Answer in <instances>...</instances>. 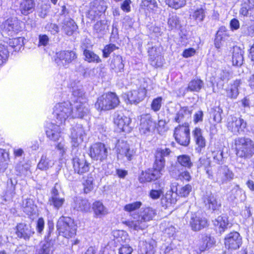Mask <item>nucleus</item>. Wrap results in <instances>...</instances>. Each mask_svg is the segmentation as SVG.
Returning a JSON list of instances; mask_svg holds the SVG:
<instances>
[{
  "label": "nucleus",
  "mask_w": 254,
  "mask_h": 254,
  "mask_svg": "<svg viewBox=\"0 0 254 254\" xmlns=\"http://www.w3.org/2000/svg\"><path fill=\"white\" fill-rule=\"evenodd\" d=\"M107 8V2L105 0H94L90 3L86 17L91 21L96 20L100 18Z\"/></svg>",
  "instance_id": "obj_6"
},
{
  "label": "nucleus",
  "mask_w": 254,
  "mask_h": 254,
  "mask_svg": "<svg viewBox=\"0 0 254 254\" xmlns=\"http://www.w3.org/2000/svg\"><path fill=\"white\" fill-rule=\"evenodd\" d=\"M8 54L7 48L3 45L0 44V65L6 61Z\"/></svg>",
  "instance_id": "obj_62"
},
{
  "label": "nucleus",
  "mask_w": 254,
  "mask_h": 254,
  "mask_svg": "<svg viewBox=\"0 0 254 254\" xmlns=\"http://www.w3.org/2000/svg\"><path fill=\"white\" fill-rule=\"evenodd\" d=\"M155 160L153 164V170L158 173H160V176L162 175V172L164 170L166 160L165 159H162L158 157L155 156Z\"/></svg>",
  "instance_id": "obj_51"
},
{
  "label": "nucleus",
  "mask_w": 254,
  "mask_h": 254,
  "mask_svg": "<svg viewBox=\"0 0 254 254\" xmlns=\"http://www.w3.org/2000/svg\"><path fill=\"white\" fill-rule=\"evenodd\" d=\"M61 128L59 125L49 123L46 126V133L47 137L50 140L56 141L61 136Z\"/></svg>",
  "instance_id": "obj_26"
},
{
  "label": "nucleus",
  "mask_w": 254,
  "mask_h": 254,
  "mask_svg": "<svg viewBox=\"0 0 254 254\" xmlns=\"http://www.w3.org/2000/svg\"><path fill=\"white\" fill-rule=\"evenodd\" d=\"M8 44L9 46L13 48L15 51H19L23 46V38L18 37L9 39Z\"/></svg>",
  "instance_id": "obj_56"
},
{
  "label": "nucleus",
  "mask_w": 254,
  "mask_h": 254,
  "mask_svg": "<svg viewBox=\"0 0 254 254\" xmlns=\"http://www.w3.org/2000/svg\"><path fill=\"white\" fill-rule=\"evenodd\" d=\"M9 162V153L0 148V173H3L7 168Z\"/></svg>",
  "instance_id": "obj_39"
},
{
  "label": "nucleus",
  "mask_w": 254,
  "mask_h": 254,
  "mask_svg": "<svg viewBox=\"0 0 254 254\" xmlns=\"http://www.w3.org/2000/svg\"><path fill=\"white\" fill-rule=\"evenodd\" d=\"M62 29L65 34L70 36L76 31L77 26L72 19L69 18H66L62 23Z\"/></svg>",
  "instance_id": "obj_34"
},
{
  "label": "nucleus",
  "mask_w": 254,
  "mask_h": 254,
  "mask_svg": "<svg viewBox=\"0 0 254 254\" xmlns=\"http://www.w3.org/2000/svg\"><path fill=\"white\" fill-rule=\"evenodd\" d=\"M254 7V0H244L240 10V14L244 16H248Z\"/></svg>",
  "instance_id": "obj_43"
},
{
  "label": "nucleus",
  "mask_w": 254,
  "mask_h": 254,
  "mask_svg": "<svg viewBox=\"0 0 254 254\" xmlns=\"http://www.w3.org/2000/svg\"><path fill=\"white\" fill-rule=\"evenodd\" d=\"M147 89L140 87L137 90H133L127 94V98L130 103L138 104L142 101L146 96Z\"/></svg>",
  "instance_id": "obj_25"
},
{
  "label": "nucleus",
  "mask_w": 254,
  "mask_h": 254,
  "mask_svg": "<svg viewBox=\"0 0 254 254\" xmlns=\"http://www.w3.org/2000/svg\"><path fill=\"white\" fill-rule=\"evenodd\" d=\"M177 194L174 190V188L172 187L171 190L168 191L165 195L161 199V203L163 206L167 208L172 204L176 203Z\"/></svg>",
  "instance_id": "obj_33"
},
{
  "label": "nucleus",
  "mask_w": 254,
  "mask_h": 254,
  "mask_svg": "<svg viewBox=\"0 0 254 254\" xmlns=\"http://www.w3.org/2000/svg\"><path fill=\"white\" fill-rule=\"evenodd\" d=\"M141 205L142 203L140 201H135L126 204L124 207V210L128 212L132 217V215L136 214L133 212L138 209Z\"/></svg>",
  "instance_id": "obj_52"
},
{
  "label": "nucleus",
  "mask_w": 254,
  "mask_h": 254,
  "mask_svg": "<svg viewBox=\"0 0 254 254\" xmlns=\"http://www.w3.org/2000/svg\"><path fill=\"white\" fill-rule=\"evenodd\" d=\"M161 177L160 173L155 171L153 169H148L142 172L139 177V181L141 183L149 182L157 180Z\"/></svg>",
  "instance_id": "obj_31"
},
{
  "label": "nucleus",
  "mask_w": 254,
  "mask_h": 254,
  "mask_svg": "<svg viewBox=\"0 0 254 254\" xmlns=\"http://www.w3.org/2000/svg\"><path fill=\"white\" fill-rule=\"evenodd\" d=\"M20 22L16 18L7 19L2 25L3 36H12L20 30Z\"/></svg>",
  "instance_id": "obj_11"
},
{
  "label": "nucleus",
  "mask_w": 254,
  "mask_h": 254,
  "mask_svg": "<svg viewBox=\"0 0 254 254\" xmlns=\"http://www.w3.org/2000/svg\"><path fill=\"white\" fill-rule=\"evenodd\" d=\"M117 49H118V47L113 44L106 45L103 50V57L105 58L109 57L110 54Z\"/></svg>",
  "instance_id": "obj_64"
},
{
  "label": "nucleus",
  "mask_w": 254,
  "mask_h": 254,
  "mask_svg": "<svg viewBox=\"0 0 254 254\" xmlns=\"http://www.w3.org/2000/svg\"><path fill=\"white\" fill-rule=\"evenodd\" d=\"M56 227L59 234L65 238H71L76 234L77 226L70 217H61L57 222Z\"/></svg>",
  "instance_id": "obj_4"
},
{
  "label": "nucleus",
  "mask_w": 254,
  "mask_h": 254,
  "mask_svg": "<svg viewBox=\"0 0 254 254\" xmlns=\"http://www.w3.org/2000/svg\"><path fill=\"white\" fill-rule=\"evenodd\" d=\"M148 54L149 56V60L150 64L155 67L160 66L161 63V56L159 48L156 46L152 47L148 50Z\"/></svg>",
  "instance_id": "obj_28"
},
{
  "label": "nucleus",
  "mask_w": 254,
  "mask_h": 254,
  "mask_svg": "<svg viewBox=\"0 0 254 254\" xmlns=\"http://www.w3.org/2000/svg\"><path fill=\"white\" fill-rule=\"evenodd\" d=\"M177 162L181 166L187 169H191L193 166L190 156L187 154L180 155L177 156Z\"/></svg>",
  "instance_id": "obj_41"
},
{
  "label": "nucleus",
  "mask_w": 254,
  "mask_h": 254,
  "mask_svg": "<svg viewBox=\"0 0 254 254\" xmlns=\"http://www.w3.org/2000/svg\"><path fill=\"white\" fill-rule=\"evenodd\" d=\"M190 114L191 112L188 110L187 107H182L176 114L174 121L179 123L183 122L185 119L190 117Z\"/></svg>",
  "instance_id": "obj_45"
},
{
  "label": "nucleus",
  "mask_w": 254,
  "mask_h": 254,
  "mask_svg": "<svg viewBox=\"0 0 254 254\" xmlns=\"http://www.w3.org/2000/svg\"><path fill=\"white\" fill-rule=\"evenodd\" d=\"M203 199L205 206L209 210L214 211L221 207V202L214 194L206 192Z\"/></svg>",
  "instance_id": "obj_21"
},
{
  "label": "nucleus",
  "mask_w": 254,
  "mask_h": 254,
  "mask_svg": "<svg viewBox=\"0 0 254 254\" xmlns=\"http://www.w3.org/2000/svg\"><path fill=\"white\" fill-rule=\"evenodd\" d=\"M118 154L121 156H125L127 160L130 161L134 155L135 152L129 148V145L125 141H119L116 144Z\"/></svg>",
  "instance_id": "obj_24"
},
{
  "label": "nucleus",
  "mask_w": 254,
  "mask_h": 254,
  "mask_svg": "<svg viewBox=\"0 0 254 254\" xmlns=\"http://www.w3.org/2000/svg\"><path fill=\"white\" fill-rule=\"evenodd\" d=\"M77 58V54L72 50L61 51L56 54L55 62L60 66L67 67Z\"/></svg>",
  "instance_id": "obj_7"
},
{
  "label": "nucleus",
  "mask_w": 254,
  "mask_h": 254,
  "mask_svg": "<svg viewBox=\"0 0 254 254\" xmlns=\"http://www.w3.org/2000/svg\"><path fill=\"white\" fill-rule=\"evenodd\" d=\"M234 174L227 166H219L217 174V181L222 184L231 181L234 178Z\"/></svg>",
  "instance_id": "obj_19"
},
{
  "label": "nucleus",
  "mask_w": 254,
  "mask_h": 254,
  "mask_svg": "<svg viewBox=\"0 0 254 254\" xmlns=\"http://www.w3.org/2000/svg\"><path fill=\"white\" fill-rule=\"evenodd\" d=\"M211 157L214 161L217 164L222 163L223 162V151L220 149H216L211 152Z\"/></svg>",
  "instance_id": "obj_61"
},
{
  "label": "nucleus",
  "mask_w": 254,
  "mask_h": 254,
  "mask_svg": "<svg viewBox=\"0 0 254 254\" xmlns=\"http://www.w3.org/2000/svg\"><path fill=\"white\" fill-rule=\"evenodd\" d=\"M174 135L176 141L181 145L187 146L190 142V129L188 127L179 126L174 130Z\"/></svg>",
  "instance_id": "obj_9"
},
{
  "label": "nucleus",
  "mask_w": 254,
  "mask_h": 254,
  "mask_svg": "<svg viewBox=\"0 0 254 254\" xmlns=\"http://www.w3.org/2000/svg\"><path fill=\"white\" fill-rule=\"evenodd\" d=\"M193 137L196 145L195 150L200 153L206 146V140L202 135V130L200 128L196 127L192 131Z\"/></svg>",
  "instance_id": "obj_27"
},
{
  "label": "nucleus",
  "mask_w": 254,
  "mask_h": 254,
  "mask_svg": "<svg viewBox=\"0 0 254 254\" xmlns=\"http://www.w3.org/2000/svg\"><path fill=\"white\" fill-rule=\"evenodd\" d=\"M229 79V73L228 71L224 70H219L217 71L215 77L217 85L223 87L224 83L227 82Z\"/></svg>",
  "instance_id": "obj_42"
},
{
  "label": "nucleus",
  "mask_w": 254,
  "mask_h": 254,
  "mask_svg": "<svg viewBox=\"0 0 254 254\" xmlns=\"http://www.w3.org/2000/svg\"><path fill=\"white\" fill-rule=\"evenodd\" d=\"M171 152V150L167 147L158 148L155 151V156L158 157L162 159L168 157Z\"/></svg>",
  "instance_id": "obj_59"
},
{
  "label": "nucleus",
  "mask_w": 254,
  "mask_h": 254,
  "mask_svg": "<svg viewBox=\"0 0 254 254\" xmlns=\"http://www.w3.org/2000/svg\"><path fill=\"white\" fill-rule=\"evenodd\" d=\"M224 244L225 247L229 250H237L242 244V237L237 232H231L226 236Z\"/></svg>",
  "instance_id": "obj_12"
},
{
  "label": "nucleus",
  "mask_w": 254,
  "mask_h": 254,
  "mask_svg": "<svg viewBox=\"0 0 254 254\" xmlns=\"http://www.w3.org/2000/svg\"><path fill=\"white\" fill-rule=\"evenodd\" d=\"M88 113V104L86 101H77L72 107L71 118H83Z\"/></svg>",
  "instance_id": "obj_20"
},
{
  "label": "nucleus",
  "mask_w": 254,
  "mask_h": 254,
  "mask_svg": "<svg viewBox=\"0 0 254 254\" xmlns=\"http://www.w3.org/2000/svg\"><path fill=\"white\" fill-rule=\"evenodd\" d=\"M114 123L122 131L129 132L131 130V119L123 114H117L114 118Z\"/></svg>",
  "instance_id": "obj_18"
},
{
  "label": "nucleus",
  "mask_w": 254,
  "mask_h": 254,
  "mask_svg": "<svg viewBox=\"0 0 254 254\" xmlns=\"http://www.w3.org/2000/svg\"><path fill=\"white\" fill-rule=\"evenodd\" d=\"M140 7L146 14L155 13L158 8L156 0H142Z\"/></svg>",
  "instance_id": "obj_35"
},
{
  "label": "nucleus",
  "mask_w": 254,
  "mask_h": 254,
  "mask_svg": "<svg viewBox=\"0 0 254 254\" xmlns=\"http://www.w3.org/2000/svg\"><path fill=\"white\" fill-rule=\"evenodd\" d=\"M234 143L238 157L250 158L254 154V142L250 138L237 137L235 139Z\"/></svg>",
  "instance_id": "obj_2"
},
{
  "label": "nucleus",
  "mask_w": 254,
  "mask_h": 254,
  "mask_svg": "<svg viewBox=\"0 0 254 254\" xmlns=\"http://www.w3.org/2000/svg\"><path fill=\"white\" fill-rule=\"evenodd\" d=\"M172 187L174 188V190L176 191L177 195H180L182 197L187 196L190 192L191 191L192 187L190 184H187L184 187H181L179 189L176 188V185Z\"/></svg>",
  "instance_id": "obj_50"
},
{
  "label": "nucleus",
  "mask_w": 254,
  "mask_h": 254,
  "mask_svg": "<svg viewBox=\"0 0 254 254\" xmlns=\"http://www.w3.org/2000/svg\"><path fill=\"white\" fill-rule=\"evenodd\" d=\"M92 208L97 217H101L108 213V209L100 201H96L93 203Z\"/></svg>",
  "instance_id": "obj_37"
},
{
  "label": "nucleus",
  "mask_w": 254,
  "mask_h": 254,
  "mask_svg": "<svg viewBox=\"0 0 254 254\" xmlns=\"http://www.w3.org/2000/svg\"><path fill=\"white\" fill-rule=\"evenodd\" d=\"M241 84L240 80H236L230 88L226 90L227 96L231 99H236L239 94V87Z\"/></svg>",
  "instance_id": "obj_44"
},
{
  "label": "nucleus",
  "mask_w": 254,
  "mask_h": 254,
  "mask_svg": "<svg viewBox=\"0 0 254 254\" xmlns=\"http://www.w3.org/2000/svg\"><path fill=\"white\" fill-rule=\"evenodd\" d=\"M83 55L85 56V60L88 63H99L101 62V60L97 55L89 50H85Z\"/></svg>",
  "instance_id": "obj_49"
},
{
  "label": "nucleus",
  "mask_w": 254,
  "mask_h": 254,
  "mask_svg": "<svg viewBox=\"0 0 254 254\" xmlns=\"http://www.w3.org/2000/svg\"><path fill=\"white\" fill-rule=\"evenodd\" d=\"M189 224L193 231H200L208 225L207 220L205 217L195 214H191Z\"/></svg>",
  "instance_id": "obj_17"
},
{
  "label": "nucleus",
  "mask_w": 254,
  "mask_h": 254,
  "mask_svg": "<svg viewBox=\"0 0 254 254\" xmlns=\"http://www.w3.org/2000/svg\"><path fill=\"white\" fill-rule=\"evenodd\" d=\"M72 164L75 172L78 174L85 173L89 170L90 164L84 157H74L72 159Z\"/></svg>",
  "instance_id": "obj_23"
},
{
  "label": "nucleus",
  "mask_w": 254,
  "mask_h": 254,
  "mask_svg": "<svg viewBox=\"0 0 254 254\" xmlns=\"http://www.w3.org/2000/svg\"><path fill=\"white\" fill-rule=\"evenodd\" d=\"M107 27V21L101 20L94 25V29L96 33L103 34Z\"/></svg>",
  "instance_id": "obj_60"
},
{
  "label": "nucleus",
  "mask_w": 254,
  "mask_h": 254,
  "mask_svg": "<svg viewBox=\"0 0 254 254\" xmlns=\"http://www.w3.org/2000/svg\"><path fill=\"white\" fill-rule=\"evenodd\" d=\"M76 207L78 210L87 211L90 207V203L86 199H77L76 200Z\"/></svg>",
  "instance_id": "obj_53"
},
{
  "label": "nucleus",
  "mask_w": 254,
  "mask_h": 254,
  "mask_svg": "<svg viewBox=\"0 0 254 254\" xmlns=\"http://www.w3.org/2000/svg\"><path fill=\"white\" fill-rule=\"evenodd\" d=\"M35 5L36 0H21L19 9L22 14L27 15L35 10Z\"/></svg>",
  "instance_id": "obj_30"
},
{
  "label": "nucleus",
  "mask_w": 254,
  "mask_h": 254,
  "mask_svg": "<svg viewBox=\"0 0 254 254\" xmlns=\"http://www.w3.org/2000/svg\"><path fill=\"white\" fill-rule=\"evenodd\" d=\"M124 66L122 56L113 55L110 64L111 68L116 73L122 72L124 71Z\"/></svg>",
  "instance_id": "obj_36"
},
{
  "label": "nucleus",
  "mask_w": 254,
  "mask_h": 254,
  "mask_svg": "<svg viewBox=\"0 0 254 254\" xmlns=\"http://www.w3.org/2000/svg\"><path fill=\"white\" fill-rule=\"evenodd\" d=\"M86 133L81 125H77L71 129V139L72 145L77 147L83 141Z\"/></svg>",
  "instance_id": "obj_13"
},
{
  "label": "nucleus",
  "mask_w": 254,
  "mask_h": 254,
  "mask_svg": "<svg viewBox=\"0 0 254 254\" xmlns=\"http://www.w3.org/2000/svg\"><path fill=\"white\" fill-rule=\"evenodd\" d=\"M155 127V123L150 115L146 114L141 116L139 127L140 133L148 134L154 130Z\"/></svg>",
  "instance_id": "obj_15"
},
{
  "label": "nucleus",
  "mask_w": 254,
  "mask_h": 254,
  "mask_svg": "<svg viewBox=\"0 0 254 254\" xmlns=\"http://www.w3.org/2000/svg\"><path fill=\"white\" fill-rule=\"evenodd\" d=\"M228 36V31L226 27L224 26L220 27L216 35L215 39V47L217 48H219L221 42L225 40Z\"/></svg>",
  "instance_id": "obj_40"
},
{
  "label": "nucleus",
  "mask_w": 254,
  "mask_h": 254,
  "mask_svg": "<svg viewBox=\"0 0 254 254\" xmlns=\"http://www.w3.org/2000/svg\"><path fill=\"white\" fill-rule=\"evenodd\" d=\"M51 237V230H49L48 234L45 237L46 243L44 244L39 254H50L51 252V247L53 245V241Z\"/></svg>",
  "instance_id": "obj_46"
},
{
  "label": "nucleus",
  "mask_w": 254,
  "mask_h": 254,
  "mask_svg": "<svg viewBox=\"0 0 254 254\" xmlns=\"http://www.w3.org/2000/svg\"><path fill=\"white\" fill-rule=\"evenodd\" d=\"M72 106L68 102L56 104L54 108L53 114L56 119L57 124L62 125L69 117H71Z\"/></svg>",
  "instance_id": "obj_5"
},
{
  "label": "nucleus",
  "mask_w": 254,
  "mask_h": 254,
  "mask_svg": "<svg viewBox=\"0 0 254 254\" xmlns=\"http://www.w3.org/2000/svg\"><path fill=\"white\" fill-rule=\"evenodd\" d=\"M59 188L60 185L56 183L52 190L51 196L49 197L48 200L49 204L53 206L56 209H60L65 201L64 198L60 195L58 190Z\"/></svg>",
  "instance_id": "obj_16"
},
{
  "label": "nucleus",
  "mask_w": 254,
  "mask_h": 254,
  "mask_svg": "<svg viewBox=\"0 0 254 254\" xmlns=\"http://www.w3.org/2000/svg\"><path fill=\"white\" fill-rule=\"evenodd\" d=\"M89 155L94 160L102 161L107 157V148L102 143H95L90 147Z\"/></svg>",
  "instance_id": "obj_10"
},
{
  "label": "nucleus",
  "mask_w": 254,
  "mask_h": 254,
  "mask_svg": "<svg viewBox=\"0 0 254 254\" xmlns=\"http://www.w3.org/2000/svg\"><path fill=\"white\" fill-rule=\"evenodd\" d=\"M120 101L117 95L113 92H109L97 98L95 107L99 111H109L117 107Z\"/></svg>",
  "instance_id": "obj_3"
},
{
  "label": "nucleus",
  "mask_w": 254,
  "mask_h": 254,
  "mask_svg": "<svg viewBox=\"0 0 254 254\" xmlns=\"http://www.w3.org/2000/svg\"><path fill=\"white\" fill-rule=\"evenodd\" d=\"M214 225L220 233L224 232L229 227H231L228 218L226 215H220L218 216L213 221Z\"/></svg>",
  "instance_id": "obj_29"
},
{
  "label": "nucleus",
  "mask_w": 254,
  "mask_h": 254,
  "mask_svg": "<svg viewBox=\"0 0 254 254\" xmlns=\"http://www.w3.org/2000/svg\"><path fill=\"white\" fill-rule=\"evenodd\" d=\"M166 4L170 7L178 9L186 5V0H166Z\"/></svg>",
  "instance_id": "obj_57"
},
{
  "label": "nucleus",
  "mask_w": 254,
  "mask_h": 254,
  "mask_svg": "<svg viewBox=\"0 0 254 254\" xmlns=\"http://www.w3.org/2000/svg\"><path fill=\"white\" fill-rule=\"evenodd\" d=\"M54 164V163L53 160L47 158L45 155H42L37 167L41 170H47L52 167Z\"/></svg>",
  "instance_id": "obj_47"
},
{
  "label": "nucleus",
  "mask_w": 254,
  "mask_h": 254,
  "mask_svg": "<svg viewBox=\"0 0 254 254\" xmlns=\"http://www.w3.org/2000/svg\"><path fill=\"white\" fill-rule=\"evenodd\" d=\"M192 16L195 20L201 22L205 16V10L201 7L198 8L194 11Z\"/></svg>",
  "instance_id": "obj_63"
},
{
  "label": "nucleus",
  "mask_w": 254,
  "mask_h": 254,
  "mask_svg": "<svg viewBox=\"0 0 254 254\" xmlns=\"http://www.w3.org/2000/svg\"><path fill=\"white\" fill-rule=\"evenodd\" d=\"M246 126V122L242 118L230 116L227 119V128L234 134L243 133Z\"/></svg>",
  "instance_id": "obj_8"
},
{
  "label": "nucleus",
  "mask_w": 254,
  "mask_h": 254,
  "mask_svg": "<svg viewBox=\"0 0 254 254\" xmlns=\"http://www.w3.org/2000/svg\"><path fill=\"white\" fill-rule=\"evenodd\" d=\"M156 215V210L148 207L141 210L139 214L132 215L131 221H126L124 223L134 230H144L147 227L146 223L153 219Z\"/></svg>",
  "instance_id": "obj_1"
},
{
  "label": "nucleus",
  "mask_w": 254,
  "mask_h": 254,
  "mask_svg": "<svg viewBox=\"0 0 254 254\" xmlns=\"http://www.w3.org/2000/svg\"><path fill=\"white\" fill-rule=\"evenodd\" d=\"M168 25L171 30L179 28L180 26L179 18L176 15H170Z\"/></svg>",
  "instance_id": "obj_55"
},
{
  "label": "nucleus",
  "mask_w": 254,
  "mask_h": 254,
  "mask_svg": "<svg viewBox=\"0 0 254 254\" xmlns=\"http://www.w3.org/2000/svg\"><path fill=\"white\" fill-rule=\"evenodd\" d=\"M209 240V237L207 236H204L201 239L196 241V247L200 252H204L208 246V242Z\"/></svg>",
  "instance_id": "obj_58"
},
{
  "label": "nucleus",
  "mask_w": 254,
  "mask_h": 254,
  "mask_svg": "<svg viewBox=\"0 0 254 254\" xmlns=\"http://www.w3.org/2000/svg\"><path fill=\"white\" fill-rule=\"evenodd\" d=\"M169 172L170 175L177 180L190 182L191 179L190 172L187 170L181 169L180 166L178 165H172Z\"/></svg>",
  "instance_id": "obj_14"
},
{
  "label": "nucleus",
  "mask_w": 254,
  "mask_h": 254,
  "mask_svg": "<svg viewBox=\"0 0 254 254\" xmlns=\"http://www.w3.org/2000/svg\"><path fill=\"white\" fill-rule=\"evenodd\" d=\"M244 51L240 47H235L233 49L232 63L236 66L241 65L243 62Z\"/></svg>",
  "instance_id": "obj_38"
},
{
  "label": "nucleus",
  "mask_w": 254,
  "mask_h": 254,
  "mask_svg": "<svg viewBox=\"0 0 254 254\" xmlns=\"http://www.w3.org/2000/svg\"><path fill=\"white\" fill-rule=\"evenodd\" d=\"M16 234L18 237L29 240L34 234V231L30 225L21 223L16 226Z\"/></svg>",
  "instance_id": "obj_22"
},
{
  "label": "nucleus",
  "mask_w": 254,
  "mask_h": 254,
  "mask_svg": "<svg viewBox=\"0 0 254 254\" xmlns=\"http://www.w3.org/2000/svg\"><path fill=\"white\" fill-rule=\"evenodd\" d=\"M71 92L76 102L86 101L83 87L79 82L76 84L74 83L73 85H71Z\"/></svg>",
  "instance_id": "obj_32"
},
{
  "label": "nucleus",
  "mask_w": 254,
  "mask_h": 254,
  "mask_svg": "<svg viewBox=\"0 0 254 254\" xmlns=\"http://www.w3.org/2000/svg\"><path fill=\"white\" fill-rule=\"evenodd\" d=\"M203 82L201 79H194L189 82L188 89L190 91L198 92L203 86Z\"/></svg>",
  "instance_id": "obj_48"
},
{
  "label": "nucleus",
  "mask_w": 254,
  "mask_h": 254,
  "mask_svg": "<svg viewBox=\"0 0 254 254\" xmlns=\"http://www.w3.org/2000/svg\"><path fill=\"white\" fill-rule=\"evenodd\" d=\"M24 211L28 215L32 214L35 210V205L31 199H26L23 201Z\"/></svg>",
  "instance_id": "obj_54"
}]
</instances>
